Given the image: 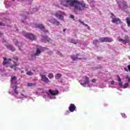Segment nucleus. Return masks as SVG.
<instances>
[{"label":"nucleus","instance_id":"f257e3e1","mask_svg":"<svg viewBox=\"0 0 130 130\" xmlns=\"http://www.w3.org/2000/svg\"><path fill=\"white\" fill-rule=\"evenodd\" d=\"M61 3L64 7H72L75 11H82L86 8V4L84 2L78 0H61Z\"/></svg>","mask_w":130,"mask_h":130},{"label":"nucleus","instance_id":"f03ea898","mask_svg":"<svg viewBox=\"0 0 130 130\" xmlns=\"http://www.w3.org/2000/svg\"><path fill=\"white\" fill-rule=\"evenodd\" d=\"M117 4L119 5V7L121 9L122 8L124 10L125 13L128 14V11L126 10L128 7L126 5V2L124 0H117Z\"/></svg>","mask_w":130,"mask_h":130},{"label":"nucleus","instance_id":"7ed1b4c3","mask_svg":"<svg viewBox=\"0 0 130 130\" xmlns=\"http://www.w3.org/2000/svg\"><path fill=\"white\" fill-rule=\"evenodd\" d=\"M112 16L111 18L112 19V22L115 24H119L121 23V20L119 18L116 17L113 13H111Z\"/></svg>","mask_w":130,"mask_h":130},{"label":"nucleus","instance_id":"20e7f679","mask_svg":"<svg viewBox=\"0 0 130 130\" xmlns=\"http://www.w3.org/2000/svg\"><path fill=\"white\" fill-rule=\"evenodd\" d=\"M99 41L102 43H103V42H109L111 43V42H113V39L108 37H102L99 39Z\"/></svg>","mask_w":130,"mask_h":130},{"label":"nucleus","instance_id":"39448f33","mask_svg":"<svg viewBox=\"0 0 130 130\" xmlns=\"http://www.w3.org/2000/svg\"><path fill=\"white\" fill-rule=\"evenodd\" d=\"M118 40L119 41V42H122L123 44L126 45V43H128V45H130V41L129 39L127 38V37H125L124 39H122L120 38V37H118Z\"/></svg>","mask_w":130,"mask_h":130},{"label":"nucleus","instance_id":"423d86ee","mask_svg":"<svg viewBox=\"0 0 130 130\" xmlns=\"http://www.w3.org/2000/svg\"><path fill=\"white\" fill-rule=\"evenodd\" d=\"M63 15H64V13L59 11L57 13L55 14V17L56 18H58L59 20H63Z\"/></svg>","mask_w":130,"mask_h":130},{"label":"nucleus","instance_id":"0eeeda50","mask_svg":"<svg viewBox=\"0 0 130 130\" xmlns=\"http://www.w3.org/2000/svg\"><path fill=\"white\" fill-rule=\"evenodd\" d=\"M48 21L50 23L53 24V25H55L56 26H59L60 25V22L55 18H51Z\"/></svg>","mask_w":130,"mask_h":130},{"label":"nucleus","instance_id":"6e6552de","mask_svg":"<svg viewBox=\"0 0 130 130\" xmlns=\"http://www.w3.org/2000/svg\"><path fill=\"white\" fill-rule=\"evenodd\" d=\"M24 36L25 37H26V38H27V39H30V40H36V38L35 37V35H33V34H25Z\"/></svg>","mask_w":130,"mask_h":130},{"label":"nucleus","instance_id":"1a4fd4ad","mask_svg":"<svg viewBox=\"0 0 130 130\" xmlns=\"http://www.w3.org/2000/svg\"><path fill=\"white\" fill-rule=\"evenodd\" d=\"M40 77H41V80L43 82L45 83H50V80L48 79V78L46 77V75L40 74Z\"/></svg>","mask_w":130,"mask_h":130},{"label":"nucleus","instance_id":"9d476101","mask_svg":"<svg viewBox=\"0 0 130 130\" xmlns=\"http://www.w3.org/2000/svg\"><path fill=\"white\" fill-rule=\"evenodd\" d=\"M71 58L73 60V61H76L77 60H81L82 58L79 57V54H77L76 55H73L71 56Z\"/></svg>","mask_w":130,"mask_h":130},{"label":"nucleus","instance_id":"9b49d317","mask_svg":"<svg viewBox=\"0 0 130 130\" xmlns=\"http://www.w3.org/2000/svg\"><path fill=\"white\" fill-rule=\"evenodd\" d=\"M13 41L15 45H16V46H18L19 49H21L20 47H21V46H22V43L19 42V41H18V40L16 39H13Z\"/></svg>","mask_w":130,"mask_h":130},{"label":"nucleus","instance_id":"f8f14e48","mask_svg":"<svg viewBox=\"0 0 130 130\" xmlns=\"http://www.w3.org/2000/svg\"><path fill=\"white\" fill-rule=\"evenodd\" d=\"M76 107L74 104H71L69 106V109L70 112H74L76 110Z\"/></svg>","mask_w":130,"mask_h":130},{"label":"nucleus","instance_id":"ddd939ff","mask_svg":"<svg viewBox=\"0 0 130 130\" xmlns=\"http://www.w3.org/2000/svg\"><path fill=\"white\" fill-rule=\"evenodd\" d=\"M89 77H85L84 82L80 83V84L81 85V86H83V87H86V85H87V84H89Z\"/></svg>","mask_w":130,"mask_h":130},{"label":"nucleus","instance_id":"4468645a","mask_svg":"<svg viewBox=\"0 0 130 130\" xmlns=\"http://www.w3.org/2000/svg\"><path fill=\"white\" fill-rule=\"evenodd\" d=\"M3 65L6 66V64H8L9 63H11V61H12V59H7V58H4Z\"/></svg>","mask_w":130,"mask_h":130},{"label":"nucleus","instance_id":"2eb2a0df","mask_svg":"<svg viewBox=\"0 0 130 130\" xmlns=\"http://www.w3.org/2000/svg\"><path fill=\"white\" fill-rule=\"evenodd\" d=\"M5 46H6L7 48H8V49H10V50H11L13 52V51H15V50H16V48H15V47L12 45H5Z\"/></svg>","mask_w":130,"mask_h":130},{"label":"nucleus","instance_id":"dca6fc26","mask_svg":"<svg viewBox=\"0 0 130 130\" xmlns=\"http://www.w3.org/2000/svg\"><path fill=\"white\" fill-rule=\"evenodd\" d=\"M49 92L50 93V94H51V95L54 96L58 94V90H52L51 89H50Z\"/></svg>","mask_w":130,"mask_h":130},{"label":"nucleus","instance_id":"f3484780","mask_svg":"<svg viewBox=\"0 0 130 130\" xmlns=\"http://www.w3.org/2000/svg\"><path fill=\"white\" fill-rule=\"evenodd\" d=\"M11 83L16 86V84H17V77L16 76H13L11 78Z\"/></svg>","mask_w":130,"mask_h":130},{"label":"nucleus","instance_id":"a211bd4d","mask_svg":"<svg viewBox=\"0 0 130 130\" xmlns=\"http://www.w3.org/2000/svg\"><path fill=\"white\" fill-rule=\"evenodd\" d=\"M36 26L38 28H39L40 29H41V30H44V29H45L44 25L43 24H36Z\"/></svg>","mask_w":130,"mask_h":130},{"label":"nucleus","instance_id":"6ab92c4d","mask_svg":"<svg viewBox=\"0 0 130 130\" xmlns=\"http://www.w3.org/2000/svg\"><path fill=\"white\" fill-rule=\"evenodd\" d=\"M62 75L60 73H57L56 74V76H55V78L56 80H58V79H60V77H62Z\"/></svg>","mask_w":130,"mask_h":130},{"label":"nucleus","instance_id":"aec40b11","mask_svg":"<svg viewBox=\"0 0 130 130\" xmlns=\"http://www.w3.org/2000/svg\"><path fill=\"white\" fill-rule=\"evenodd\" d=\"M17 85H14L13 87V89L14 90V93L16 94V95H18L19 94V92L17 90Z\"/></svg>","mask_w":130,"mask_h":130},{"label":"nucleus","instance_id":"412c9836","mask_svg":"<svg viewBox=\"0 0 130 130\" xmlns=\"http://www.w3.org/2000/svg\"><path fill=\"white\" fill-rule=\"evenodd\" d=\"M19 64H15L14 65H12L10 66L11 69H14V71H16V67H18Z\"/></svg>","mask_w":130,"mask_h":130},{"label":"nucleus","instance_id":"4be33fe9","mask_svg":"<svg viewBox=\"0 0 130 130\" xmlns=\"http://www.w3.org/2000/svg\"><path fill=\"white\" fill-rule=\"evenodd\" d=\"M33 86H36V83H27L28 87H33Z\"/></svg>","mask_w":130,"mask_h":130},{"label":"nucleus","instance_id":"5701e85b","mask_svg":"<svg viewBox=\"0 0 130 130\" xmlns=\"http://www.w3.org/2000/svg\"><path fill=\"white\" fill-rule=\"evenodd\" d=\"M41 53V51L39 50V49L37 48V51L36 53H35V55H38V54H40Z\"/></svg>","mask_w":130,"mask_h":130},{"label":"nucleus","instance_id":"b1692460","mask_svg":"<svg viewBox=\"0 0 130 130\" xmlns=\"http://www.w3.org/2000/svg\"><path fill=\"white\" fill-rule=\"evenodd\" d=\"M48 77L50 79H53V78H54V75L52 73H49V75H48Z\"/></svg>","mask_w":130,"mask_h":130},{"label":"nucleus","instance_id":"393cba45","mask_svg":"<svg viewBox=\"0 0 130 130\" xmlns=\"http://www.w3.org/2000/svg\"><path fill=\"white\" fill-rule=\"evenodd\" d=\"M71 42L73 44H77L78 43V40H76L72 39L71 40Z\"/></svg>","mask_w":130,"mask_h":130},{"label":"nucleus","instance_id":"a878e982","mask_svg":"<svg viewBox=\"0 0 130 130\" xmlns=\"http://www.w3.org/2000/svg\"><path fill=\"white\" fill-rule=\"evenodd\" d=\"M26 75H27V76H33V73L30 71H28L26 73Z\"/></svg>","mask_w":130,"mask_h":130},{"label":"nucleus","instance_id":"bb28decb","mask_svg":"<svg viewBox=\"0 0 130 130\" xmlns=\"http://www.w3.org/2000/svg\"><path fill=\"white\" fill-rule=\"evenodd\" d=\"M127 86H128V84L126 83L123 86H122V88H123V89H126V88H127Z\"/></svg>","mask_w":130,"mask_h":130},{"label":"nucleus","instance_id":"cd10ccee","mask_svg":"<svg viewBox=\"0 0 130 130\" xmlns=\"http://www.w3.org/2000/svg\"><path fill=\"white\" fill-rule=\"evenodd\" d=\"M98 42H99V41H98V40H94L93 41V44H94L95 45H96V44H97L98 43Z\"/></svg>","mask_w":130,"mask_h":130},{"label":"nucleus","instance_id":"c85d7f7f","mask_svg":"<svg viewBox=\"0 0 130 130\" xmlns=\"http://www.w3.org/2000/svg\"><path fill=\"white\" fill-rule=\"evenodd\" d=\"M50 40H51L50 39V38H47L45 39V42H49V41H50Z\"/></svg>","mask_w":130,"mask_h":130},{"label":"nucleus","instance_id":"c756f323","mask_svg":"<svg viewBox=\"0 0 130 130\" xmlns=\"http://www.w3.org/2000/svg\"><path fill=\"white\" fill-rule=\"evenodd\" d=\"M56 53H57V54H58V55H59V56H60L61 57V56H62V54H61L60 53V52L58 51V52H57Z\"/></svg>","mask_w":130,"mask_h":130},{"label":"nucleus","instance_id":"7c9ffc66","mask_svg":"<svg viewBox=\"0 0 130 130\" xmlns=\"http://www.w3.org/2000/svg\"><path fill=\"white\" fill-rule=\"evenodd\" d=\"M119 85L120 86V88H122V82H119Z\"/></svg>","mask_w":130,"mask_h":130},{"label":"nucleus","instance_id":"2f4dec72","mask_svg":"<svg viewBox=\"0 0 130 130\" xmlns=\"http://www.w3.org/2000/svg\"><path fill=\"white\" fill-rule=\"evenodd\" d=\"M118 77V82H121V78H120V77H119V75H117Z\"/></svg>","mask_w":130,"mask_h":130},{"label":"nucleus","instance_id":"473e14b6","mask_svg":"<svg viewBox=\"0 0 130 130\" xmlns=\"http://www.w3.org/2000/svg\"><path fill=\"white\" fill-rule=\"evenodd\" d=\"M78 21L79 22V23H80L81 24H82L83 25H84V22L82 21L80 19H79L78 20Z\"/></svg>","mask_w":130,"mask_h":130},{"label":"nucleus","instance_id":"72a5a7b5","mask_svg":"<svg viewBox=\"0 0 130 130\" xmlns=\"http://www.w3.org/2000/svg\"><path fill=\"white\" fill-rule=\"evenodd\" d=\"M92 83H96V79H93L91 80Z\"/></svg>","mask_w":130,"mask_h":130},{"label":"nucleus","instance_id":"f704fd0d","mask_svg":"<svg viewBox=\"0 0 130 130\" xmlns=\"http://www.w3.org/2000/svg\"><path fill=\"white\" fill-rule=\"evenodd\" d=\"M126 79H128V82L129 83V82H130V77H128V76H126Z\"/></svg>","mask_w":130,"mask_h":130},{"label":"nucleus","instance_id":"c9c22d12","mask_svg":"<svg viewBox=\"0 0 130 130\" xmlns=\"http://www.w3.org/2000/svg\"><path fill=\"white\" fill-rule=\"evenodd\" d=\"M44 33H47V32H48V30L45 29V28H44Z\"/></svg>","mask_w":130,"mask_h":130},{"label":"nucleus","instance_id":"e433bc0d","mask_svg":"<svg viewBox=\"0 0 130 130\" xmlns=\"http://www.w3.org/2000/svg\"><path fill=\"white\" fill-rule=\"evenodd\" d=\"M70 18H71V19H74L75 18V16L73 15H70Z\"/></svg>","mask_w":130,"mask_h":130},{"label":"nucleus","instance_id":"4c0bfd02","mask_svg":"<svg viewBox=\"0 0 130 130\" xmlns=\"http://www.w3.org/2000/svg\"><path fill=\"white\" fill-rule=\"evenodd\" d=\"M0 26H5V23L3 22H0Z\"/></svg>","mask_w":130,"mask_h":130},{"label":"nucleus","instance_id":"58836bf2","mask_svg":"<svg viewBox=\"0 0 130 130\" xmlns=\"http://www.w3.org/2000/svg\"><path fill=\"white\" fill-rule=\"evenodd\" d=\"M123 117H127V116L125 115V114H122Z\"/></svg>","mask_w":130,"mask_h":130},{"label":"nucleus","instance_id":"ea45409f","mask_svg":"<svg viewBox=\"0 0 130 130\" xmlns=\"http://www.w3.org/2000/svg\"><path fill=\"white\" fill-rule=\"evenodd\" d=\"M124 71H125L126 72H128V69H127V68H124Z\"/></svg>","mask_w":130,"mask_h":130},{"label":"nucleus","instance_id":"a19ab883","mask_svg":"<svg viewBox=\"0 0 130 130\" xmlns=\"http://www.w3.org/2000/svg\"><path fill=\"white\" fill-rule=\"evenodd\" d=\"M114 83H115V82L114 81H111V85H114Z\"/></svg>","mask_w":130,"mask_h":130},{"label":"nucleus","instance_id":"79ce46f5","mask_svg":"<svg viewBox=\"0 0 130 130\" xmlns=\"http://www.w3.org/2000/svg\"><path fill=\"white\" fill-rule=\"evenodd\" d=\"M24 16L25 18H26V14H28V13H27V12H24Z\"/></svg>","mask_w":130,"mask_h":130},{"label":"nucleus","instance_id":"37998d69","mask_svg":"<svg viewBox=\"0 0 130 130\" xmlns=\"http://www.w3.org/2000/svg\"><path fill=\"white\" fill-rule=\"evenodd\" d=\"M83 25H84V26L85 27H88V24H86V23H84Z\"/></svg>","mask_w":130,"mask_h":130},{"label":"nucleus","instance_id":"c03bdc74","mask_svg":"<svg viewBox=\"0 0 130 130\" xmlns=\"http://www.w3.org/2000/svg\"><path fill=\"white\" fill-rule=\"evenodd\" d=\"M127 68H128V70L129 72H130V65H128L127 66Z\"/></svg>","mask_w":130,"mask_h":130},{"label":"nucleus","instance_id":"a18cd8bd","mask_svg":"<svg viewBox=\"0 0 130 130\" xmlns=\"http://www.w3.org/2000/svg\"><path fill=\"white\" fill-rule=\"evenodd\" d=\"M66 30H67V29L65 28V29H64L63 30V32H66Z\"/></svg>","mask_w":130,"mask_h":130},{"label":"nucleus","instance_id":"49530a36","mask_svg":"<svg viewBox=\"0 0 130 130\" xmlns=\"http://www.w3.org/2000/svg\"><path fill=\"white\" fill-rule=\"evenodd\" d=\"M3 42H6V41L5 40H3Z\"/></svg>","mask_w":130,"mask_h":130},{"label":"nucleus","instance_id":"de8ad7c7","mask_svg":"<svg viewBox=\"0 0 130 130\" xmlns=\"http://www.w3.org/2000/svg\"><path fill=\"white\" fill-rule=\"evenodd\" d=\"M1 35H4L3 33H1Z\"/></svg>","mask_w":130,"mask_h":130},{"label":"nucleus","instance_id":"09e8293b","mask_svg":"<svg viewBox=\"0 0 130 130\" xmlns=\"http://www.w3.org/2000/svg\"><path fill=\"white\" fill-rule=\"evenodd\" d=\"M88 29H90V26H88Z\"/></svg>","mask_w":130,"mask_h":130},{"label":"nucleus","instance_id":"8fccbe9b","mask_svg":"<svg viewBox=\"0 0 130 130\" xmlns=\"http://www.w3.org/2000/svg\"><path fill=\"white\" fill-rule=\"evenodd\" d=\"M22 96H24V94H22Z\"/></svg>","mask_w":130,"mask_h":130},{"label":"nucleus","instance_id":"3c124183","mask_svg":"<svg viewBox=\"0 0 130 130\" xmlns=\"http://www.w3.org/2000/svg\"><path fill=\"white\" fill-rule=\"evenodd\" d=\"M12 1H15V0H12Z\"/></svg>","mask_w":130,"mask_h":130}]
</instances>
